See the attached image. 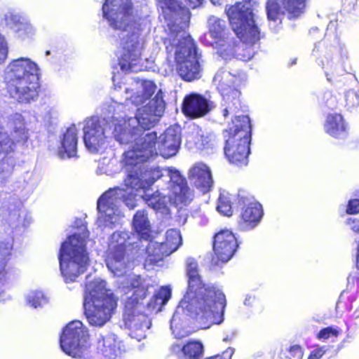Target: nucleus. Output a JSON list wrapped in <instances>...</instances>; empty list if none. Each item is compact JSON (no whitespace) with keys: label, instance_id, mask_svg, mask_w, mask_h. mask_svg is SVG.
Wrapping results in <instances>:
<instances>
[{"label":"nucleus","instance_id":"obj_29","mask_svg":"<svg viewBox=\"0 0 359 359\" xmlns=\"http://www.w3.org/2000/svg\"><path fill=\"white\" fill-rule=\"evenodd\" d=\"M212 45L217 50V53L225 60L235 57L236 48L238 47L234 37L230 36V34L212 41Z\"/></svg>","mask_w":359,"mask_h":359},{"label":"nucleus","instance_id":"obj_10","mask_svg":"<svg viewBox=\"0 0 359 359\" xmlns=\"http://www.w3.org/2000/svg\"><path fill=\"white\" fill-rule=\"evenodd\" d=\"M158 170L163 175L169 179L168 189L170 196L163 194L158 191L152 194L145 193L142 196L144 201L154 210L160 211L163 214H168V204L172 203L176 206L187 205L193 198V193L188 187L185 178H184L178 170L173 168H168L164 170Z\"/></svg>","mask_w":359,"mask_h":359},{"label":"nucleus","instance_id":"obj_40","mask_svg":"<svg viewBox=\"0 0 359 359\" xmlns=\"http://www.w3.org/2000/svg\"><path fill=\"white\" fill-rule=\"evenodd\" d=\"M27 303L34 308L42 306L47 303V299L41 291H32L27 295Z\"/></svg>","mask_w":359,"mask_h":359},{"label":"nucleus","instance_id":"obj_4","mask_svg":"<svg viewBox=\"0 0 359 359\" xmlns=\"http://www.w3.org/2000/svg\"><path fill=\"white\" fill-rule=\"evenodd\" d=\"M103 17L109 26L118 32L122 52L119 65L125 72H137L147 69L142 58L144 39L140 25L133 15L130 0H105L102 6Z\"/></svg>","mask_w":359,"mask_h":359},{"label":"nucleus","instance_id":"obj_23","mask_svg":"<svg viewBox=\"0 0 359 359\" xmlns=\"http://www.w3.org/2000/svg\"><path fill=\"white\" fill-rule=\"evenodd\" d=\"M132 226L136 232V241L141 244V247L145 248L151 241H149L151 233V226L148 218L147 212L144 210H140L134 215Z\"/></svg>","mask_w":359,"mask_h":359},{"label":"nucleus","instance_id":"obj_39","mask_svg":"<svg viewBox=\"0 0 359 359\" xmlns=\"http://www.w3.org/2000/svg\"><path fill=\"white\" fill-rule=\"evenodd\" d=\"M25 20V18L24 17L14 11H9L5 14V20L7 25L16 32H18V28L21 27L22 22H24Z\"/></svg>","mask_w":359,"mask_h":359},{"label":"nucleus","instance_id":"obj_7","mask_svg":"<svg viewBox=\"0 0 359 359\" xmlns=\"http://www.w3.org/2000/svg\"><path fill=\"white\" fill-rule=\"evenodd\" d=\"M41 70L28 57L11 60L4 70V82L9 97L18 103L29 104L39 96Z\"/></svg>","mask_w":359,"mask_h":359},{"label":"nucleus","instance_id":"obj_19","mask_svg":"<svg viewBox=\"0 0 359 359\" xmlns=\"http://www.w3.org/2000/svg\"><path fill=\"white\" fill-rule=\"evenodd\" d=\"M15 147V142L0 126V153L6 154L0 162V184L5 182L12 175L16 164V158L13 154Z\"/></svg>","mask_w":359,"mask_h":359},{"label":"nucleus","instance_id":"obj_48","mask_svg":"<svg viewBox=\"0 0 359 359\" xmlns=\"http://www.w3.org/2000/svg\"><path fill=\"white\" fill-rule=\"evenodd\" d=\"M327 348L325 346H322L313 350L308 359H320L326 353Z\"/></svg>","mask_w":359,"mask_h":359},{"label":"nucleus","instance_id":"obj_51","mask_svg":"<svg viewBox=\"0 0 359 359\" xmlns=\"http://www.w3.org/2000/svg\"><path fill=\"white\" fill-rule=\"evenodd\" d=\"M290 352L293 353L294 355L297 357V359H302L303 356V352L299 346L294 345L292 346L290 349Z\"/></svg>","mask_w":359,"mask_h":359},{"label":"nucleus","instance_id":"obj_25","mask_svg":"<svg viewBox=\"0 0 359 359\" xmlns=\"http://www.w3.org/2000/svg\"><path fill=\"white\" fill-rule=\"evenodd\" d=\"M189 177L195 187L203 193L209 191L213 185L211 171L204 163H196L189 170Z\"/></svg>","mask_w":359,"mask_h":359},{"label":"nucleus","instance_id":"obj_37","mask_svg":"<svg viewBox=\"0 0 359 359\" xmlns=\"http://www.w3.org/2000/svg\"><path fill=\"white\" fill-rule=\"evenodd\" d=\"M217 210L225 216H230L232 214L231 203L229 194L224 191L220 193L218 198Z\"/></svg>","mask_w":359,"mask_h":359},{"label":"nucleus","instance_id":"obj_17","mask_svg":"<svg viewBox=\"0 0 359 359\" xmlns=\"http://www.w3.org/2000/svg\"><path fill=\"white\" fill-rule=\"evenodd\" d=\"M238 246L234 234L228 229H224L216 233L213 241V250L216 257L212 259V263L218 265L219 262H228Z\"/></svg>","mask_w":359,"mask_h":359},{"label":"nucleus","instance_id":"obj_8","mask_svg":"<svg viewBox=\"0 0 359 359\" xmlns=\"http://www.w3.org/2000/svg\"><path fill=\"white\" fill-rule=\"evenodd\" d=\"M88 235L86 227L82 226L61 245L60 270L66 283L76 281L87 269L89 257L86 245Z\"/></svg>","mask_w":359,"mask_h":359},{"label":"nucleus","instance_id":"obj_35","mask_svg":"<svg viewBox=\"0 0 359 359\" xmlns=\"http://www.w3.org/2000/svg\"><path fill=\"white\" fill-rule=\"evenodd\" d=\"M209 33L214 41L222 39L229 33L226 29V22L217 17L212 16L208 20Z\"/></svg>","mask_w":359,"mask_h":359},{"label":"nucleus","instance_id":"obj_9","mask_svg":"<svg viewBox=\"0 0 359 359\" xmlns=\"http://www.w3.org/2000/svg\"><path fill=\"white\" fill-rule=\"evenodd\" d=\"M116 306L114 294L106 289V282L100 278L88 280L83 299L84 313L89 324L102 327L111 317Z\"/></svg>","mask_w":359,"mask_h":359},{"label":"nucleus","instance_id":"obj_3","mask_svg":"<svg viewBox=\"0 0 359 359\" xmlns=\"http://www.w3.org/2000/svg\"><path fill=\"white\" fill-rule=\"evenodd\" d=\"M226 306L224 294L215 287L203 285L188 290L170 320V330L175 338L188 336L187 317L196 320L203 329L224 321Z\"/></svg>","mask_w":359,"mask_h":359},{"label":"nucleus","instance_id":"obj_30","mask_svg":"<svg viewBox=\"0 0 359 359\" xmlns=\"http://www.w3.org/2000/svg\"><path fill=\"white\" fill-rule=\"evenodd\" d=\"M332 51V50H327L325 41L318 43L313 50V55L320 59V62L329 81L331 80L329 76L337 74L338 72L337 65L328 58Z\"/></svg>","mask_w":359,"mask_h":359},{"label":"nucleus","instance_id":"obj_54","mask_svg":"<svg viewBox=\"0 0 359 359\" xmlns=\"http://www.w3.org/2000/svg\"><path fill=\"white\" fill-rule=\"evenodd\" d=\"M220 1L221 0H210V1L212 3V4L214 5H219L220 4Z\"/></svg>","mask_w":359,"mask_h":359},{"label":"nucleus","instance_id":"obj_16","mask_svg":"<svg viewBox=\"0 0 359 359\" xmlns=\"http://www.w3.org/2000/svg\"><path fill=\"white\" fill-rule=\"evenodd\" d=\"M181 245L182 236L180 231L173 229L168 230L164 243L150 241L146 245L145 264H157L165 257L176 251Z\"/></svg>","mask_w":359,"mask_h":359},{"label":"nucleus","instance_id":"obj_57","mask_svg":"<svg viewBox=\"0 0 359 359\" xmlns=\"http://www.w3.org/2000/svg\"><path fill=\"white\" fill-rule=\"evenodd\" d=\"M250 299V297L249 299L246 298L245 299V302H244L245 304H246V305L249 304L248 301H249Z\"/></svg>","mask_w":359,"mask_h":359},{"label":"nucleus","instance_id":"obj_5","mask_svg":"<svg viewBox=\"0 0 359 359\" xmlns=\"http://www.w3.org/2000/svg\"><path fill=\"white\" fill-rule=\"evenodd\" d=\"M142 140L137 142L135 145H131L128 150L123 154L121 162L116 158H104L100 162L97 170L101 174L114 175L125 168L127 172L124 180L126 189L138 191L149 188L163 174L156 166H150L146 163L156 154L154 145L156 135L149 134Z\"/></svg>","mask_w":359,"mask_h":359},{"label":"nucleus","instance_id":"obj_38","mask_svg":"<svg viewBox=\"0 0 359 359\" xmlns=\"http://www.w3.org/2000/svg\"><path fill=\"white\" fill-rule=\"evenodd\" d=\"M359 107V91L349 90L345 93V107L349 111H353Z\"/></svg>","mask_w":359,"mask_h":359},{"label":"nucleus","instance_id":"obj_12","mask_svg":"<svg viewBox=\"0 0 359 359\" xmlns=\"http://www.w3.org/2000/svg\"><path fill=\"white\" fill-rule=\"evenodd\" d=\"M232 124L230 137L226 141L225 156L232 163L247 165L251 140L250 118L245 115L236 116Z\"/></svg>","mask_w":359,"mask_h":359},{"label":"nucleus","instance_id":"obj_44","mask_svg":"<svg viewBox=\"0 0 359 359\" xmlns=\"http://www.w3.org/2000/svg\"><path fill=\"white\" fill-rule=\"evenodd\" d=\"M8 53V43L3 35L0 34V64L7 58Z\"/></svg>","mask_w":359,"mask_h":359},{"label":"nucleus","instance_id":"obj_56","mask_svg":"<svg viewBox=\"0 0 359 359\" xmlns=\"http://www.w3.org/2000/svg\"><path fill=\"white\" fill-rule=\"evenodd\" d=\"M354 316L355 318H359V309L354 312Z\"/></svg>","mask_w":359,"mask_h":359},{"label":"nucleus","instance_id":"obj_2","mask_svg":"<svg viewBox=\"0 0 359 359\" xmlns=\"http://www.w3.org/2000/svg\"><path fill=\"white\" fill-rule=\"evenodd\" d=\"M158 1L169 32L164 43L168 53L174 54L178 75L186 81L200 79L202 74L200 55L193 39L185 31L189 20V10L176 0Z\"/></svg>","mask_w":359,"mask_h":359},{"label":"nucleus","instance_id":"obj_49","mask_svg":"<svg viewBox=\"0 0 359 359\" xmlns=\"http://www.w3.org/2000/svg\"><path fill=\"white\" fill-rule=\"evenodd\" d=\"M27 175H29L27 183L30 184L32 187H36L40 182L39 175L34 172Z\"/></svg>","mask_w":359,"mask_h":359},{"label":"nucleus","instance_id":"obj_53","mask_svg":"<svg viewBox=\"0 0 359 359\" xmlns=\"http://www.w3.org/2000/svg\"><path fill=\"white\" fill-rule=\"evenodd\" d=\"M326 104H327L328 108H330V109L336 108L337 107V104H336V99H335V97H334L332 96H330V100H328L327 101Z\"/></svg>","mask_w":359,"mask_h":359},{"label":"nucleus","instance_id":"obj_28","mask_svg":"<svg viewBox=\"0 0 359 359\" xmlns=\"http://www.w3.org/2000/svg\"><path fill=\"white\" fill-rule=\"evenodd\" d=\"M77 129L75 125H72L67 129L63 135L61 147L59 149V154L61 157L65 158V155L68 158L75 156L77 149Z\"/></svg>","mask_w":359,"mask_h":359},{"label":"nucleus","instance_id":"obj_18","mask_svg":"<svg viewBox=\"0 0 359 359\" xmlns=\"http://www.w3.org/2000/svg\"><path fill=\"white\" fill-rule=\"evenodd\" d=\"M156 84L151 81H138L135 82V86L132 88H124L125 102L122 103L123 109L132 104L136 107L144 104L156 90ZM121 102H114L109 106V112L113 113V106Z\"/></svg>","mask_w":359,"mask_h":359},{"label":"nucleus","instance_id":"obj_42","mask_svg":"<svg viewBox=\"0 0 359 359\" xmlns=\"http://www.w3.org/2000/svg\"><path fill=\"white\" fill-rule=\"evenodd\" d=\"M254 55V50L251 47L242 45V47L238 46L236 48L235 57L242 61H248L252 58Z\"/></svg>","mask_w":359,"mask_h":359},{"label":"nucleus","instance_id":"obj_31","mask_svg":"<svg viewBox=\"0 0 359 359\" xmlns=\"http://www.w3.org/2000/svg\"><path fill=\"white\" fill-rule=\"evenodd\" d=\"M171 297V289L169 287H161L147 304V310L150 312L158 313L162 310V307L168 302Z\"/></svg>","mask_w":359,"mask_h":359},{"label":"nucleus","instance_id":"obj_52","mask_svg":"<svg viewBox=\"0 0 359 359\" xmlns=\"http://www.w3.org/2000/svg\"><path fill=\"white\" fill-rule=\"evenodd\" d=\"M188 5L191 8H195L202 4L203 0H187Z\"/></svg>","mask_w":359,"mask_h":359},{"label":"nucleus","instance_id":"obj_50","mask_svg":"<svg viewBox=\"0 0 359 359\" xmlns=\"http://www.w3.org/2000/svg\"><path fill=\"white\" fill-rule=\"evenodd\" d=\"M346 224L350 226L351 230L355 233H359V222L349 218L346 220Z\"/></svg>","mask_w":359,"mask_h":359},{"label":"nucleus","instance_id":"obj_27","mask_svg":"<svg viewBox=\"0 0 359 359\" xmlns=\"http://www.w3.org/2000/svg\"><path fill=\"white\" fill-rule=\"evenodd\" d=\"M170 350L180 359H198L203 355V346L199 341H189L183 345L174 343Z\"/></svg>","mask_w":359,"mask_h":359},{"label":"nucleus","instance_id":"obj_15","mask_svg":"<svg viewBox=\"0 0 359 359\" xmlns=\"http://www.w3.org/2000/svg\"><path fill=\"white\" fill-rule=\"evenodd\" d=\"M112 115L100 118L97 116H92L84 121L83 142L87 149L91 153L98 152L105 144L107 129L105 126L109 125L112 132L114 126L112 123Z\"/></svg>","mask_w":359,"mask_h":359},{"label":"nucleus","instance_id":"obj_58","mask_svg":"<svg viewBox=\"0 0 359 359\" xmlns=\"http://www.w3.org/2000/svg\"><path fill=\"white\" fill-rule=\"evenodd\" d=\"M49 54H50V51H49V50H47V51L46 52V55H49Z\"/></svg>","mask_w":359,"mask_h":359},{"label":"nucleus","instance_id":"obj_22","mask_svg":"<svg viewBox=\"0 0 359 359\" xmlns=\"http://www.w3.org/2000/svg\"><path fill=\"white\" fill-rule=\"evenodd\" d=\"M210 109L209 101L199 94L188 95L183 101L182 111L191 118L203 116L210 111Z\"/></svg>","mask_w":359,"mask_h":359},{"label":"nucleus","instance_id":"obj_41","mask_svg":"<svg viewBox=\"0 0 359 359\" xmlns=\"http://www.w3.org/2000/svg\"><path fill=\"white\" fill-rule=\"evenodd\" d=\"M266 14L269 20L276 22L280 20L282 13L280 11V6L278 2L275 0H269L266 6Z\"/></svg>","mask_w":359,"mask_h":359},{"label":"nucleus","instance_id":"obj_55","mask_svg":"<svg viewBox=\"0 0 359 359\" xmlns=\"http://www.w3.org/2000/svg\"><path fill=\"white\" fill-rule=\"evenodd\" d=\"M354 316L355 318H359V309L354 312Z\"/></svg>","mask_w":359,"mask_h":359},{"label":"nucleus","instance_id":"obj_26","mask_svg":"<svg viewBox=\"0 0 359 359\" xmlns=\"http://www.w3.org/2000/svg\"><path fill=\"white\" fill-rule=\"evenodd\" d=\"M323 128L327 134L337 139H344L348 133V125L341 114H328Z\"/></svg>","mask_w":359,"mask_h":359},{"label":"nucleus","instance_id":"obj_14","mask_svg":"<svg viewBox=\"0 0 359 359\" xmlns=\"http://www.w3.org/2000/svg\"><path fill=\"white\" fill-rule=\"evenodd\" d=\"M241 82L238 76L223 69L218 70L213 78V83L222 96L224 116L235 114L241 107V93L236 88Z\"/></svg>","mask_w":359,"mask_h":359},{"label":"nucleus","instance_id":"obj_20","mask_svg":"<svg viewBox=\"0 0 359 359\" xmlns=\"http://www.w3.org/2000/svg\"><path fill=\"white\" fill-rule=\"evenodd\" d=\"M158 143V151L164 158H170L175 156L180 148L181 143L180 128L177 126H170L160 135ZM158 154H156L152 158ZM151 158V157L150 158Z\"/></svg>","mask_w":359,"mask_h":359},{"label":"nucleus","instance_id":"obj_21","mask_svg":"<svg viewBox=\"0 0 359 359\" xmlns=\"http://www.w3.org/2000/svg\"><path fill=\"white\" fill-rule=\"evenodd\" d=\"M240 201L245 205L241 212L239 226L242 230L254 229L259 223L263 215L262 206L256 201H248L249 199L238 195Z\"/></svg>","mask_w":359,"mask_h":359},{"label":"nucleus","instance_id":"obj_34","mask_svg":"<svg viewBox=\"0 0 359 359\" xmlns=\"http://www.w3.org/2000/svg\"><path fill=\"white\" fill-rule=\"evenodd\" d=\"M283 5L288 18L296 19L304 13L306 0H283Z\"/></svg>","mask_w":359,"mask_h":359},{"label":"nucleus","instance_id":"obj_47","mask_svg":"<svg viewBox=\"0 0 359 359\" xmlns=\"http://www.w3.org/2000/svg\"><path fill=\"white\" fill-rule=\"evenodd\" d=\"M346 212L350 215L359 212V199H352L348 201Z\"/></svg>","mask_w":359,"mask_h":359},{"label":"nucleus","instance_id":"obj_13","mask_svg":"<svg viewBox=\"0 0 359 359\" xmlns=\"http://www.w3.org/2000/svg\"><path fill=\"white\" fill-rule=\"evenodd\" d=\"M254 4V0H243L226 9L234 33L243 43H255L259 40V31L253 19Z\"/></svg>","mask_w":359,"mask_h":359},{"label":"nucleus","instance_id":"obj_36","mask_svg":"<svg viewBox=\"0 0 359 359\" xmlns=\"http://www.w3.org/2000/svg\"><path fill=\"white\" fill-rule=\"evenodd\" d=\"M56 117V111L48 105L43 104L34 111L36 121L44 125H50Z\"/></svg>","mask_w":359,"mask_h":359},{"label":"nucleus","instance_id":"obj_6","mask_svg":"<svg viewBox=\"0 0 359 359\" xmlns=\"http://www.w3.org/2000/svg\"><path fill=\"white\" fill-rule=\"evenodd\" d=\"M113 106L112 123L114 126L113 135L115 140L121 144H132L135 145L137 142L143 140L144 137L151 134L147 133L142 136L146 130L153 128L163 116L165 103L163 100V93L158 90L154 98L141 108L137 109L134 117L126 118L125 113L123 111V105L116 104ZM156 135L155 132H151ZM156 140L154 142V148L156 147Z\"/></svg>","mask_w":359,"mask_h":359},{"label":"nucleus","instance_id":"obj_24","mask_svg":"<svg viewBox=\"0 0 359 359\" xmlns=\"http://www.w3.org/2000/svg\"><path fill=\"white\" fill-rule=\"evenodd\" d=\"M97 351L105 359H116L123 351V345L114 334L101 335L97 343Z\"/></svg>","mask_w":359,"mask_h":359},{"label":"nucleus","instance_id":"obj_1","mask_svg":"<svg viewBox=\"0 0 359 359\" xmlns=\"http://www.w3.org/2000/svg\"><path fill=\"white\" fill-rule=\"evenodd\" d=\"M130 246L133 249L144 251V248L140 249L142 247L136 241L135 234L130 235L128 231L114 232L109 238L105 261L107 268L114 276H126L121 282L120 289L126 294L128 293L126 290L132 292V295L125 304V325L130 330V337L140 341L146 337L151 325L147 316L140 312L141 302L146 297L150 283L149 280L142 279L140 276L127 273L133 267L127 254Z\"/></svg>","mask_w":359,"mask_h":359},{"label":"nucleus","instance_id":"obj_43","mask_svg":"<svg viewBox=\"0 0 359 359\" xmlns=\"http://www.w3.org/2000/svg\"><path fill=\"white\" fill-rule=\"evenodd\" d=\"M215 146V137L212 135H210L206 136H201V144L198 145V147L201 149H213Z\"/></svg>","mask_w":359,"mask_h":359},{"label":"nucleus","instance_id":"obj_11","mask_svg":"<svg viewBox=\"0 0 359 359\" xmlns=\"http://www.w3.org/2000/svg\"><path fill=\"white\" fill-rule=\"evenodd\" d=\"M137 195L133 190L119 187L109 189L97 201L98 227L111 229L123 217L121 204L123 203L129 209H134L137 205Z\"/></svg>","mask_w":359,"mask_h":359},{"label":"nucleus","instance_id":"obj_33","mask_svg":"<svg viewBox=\"0 0 359 359\" xmlns=\"http://www.w3.org/2000/svg\"><path fill=\"white\" fill-rule=\"evenodd\" d=\"M13 134L17 142H25L28 138L25 118L22 114H15L12 118Z\"/></svg>","mask_w":359,"mask_h":359},{"label":"nucleus","instance_id":"obj_46","mask_svg":"<svg viewBox=\"0 0 359 359\" xmlns=\"http://www.w3.org/2000/svg\"><path fill=\"white\" fill-rule=\"evenodd\" d=\"M18 32L20 35H32L34 32V29L32 25L25 19L21 25V27L18 28Z\"/></svg>","mask_w":359,"mask_h":359},{"label":"nucleus","instance_id":"obj_32","mask_svg":"<svg viewBox=\"0 0 359 359\" xmlns=\"http://www.w3.org/2000/svg\"><path fill=\"white\" fill-rule=\"evenodd\" d=\"M186 270L189 278L188 290L205 285L198 273V263L192 257L187 258L186 261Z\"/></svg>","mask_w":359,"mask_h":359},{"label":"nucleus","instance_id":"obj_45","mask_svg":"<svg viewBox=\"0 0 359 359\" xmlns=\"http://www.w3.org/2000/svg\"><path fill=\"white\" fill-rule=\"evenodd\" d=\"M338 335V331L332 327H328L322 329L318 334V338L319 339H327L331 336L337 337Z\"/></svg>","mask_w":359,"mask_h":359}]
</instances>
